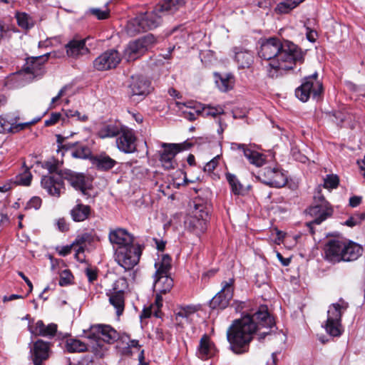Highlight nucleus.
<instances>
[{
  "label": "nucleus",
  "instance_id": "f257e3e1",
  "mask_svg": "<svg viewBox=\"0 0 365 365\" xmlns=\"http://www.w3.org/2000/svg\"><path fill=\"white\" fill-rule=\"evenodd\" d=\"M274 324L267 306L250 309L241 319L235 320L227 331L231 350L237 354L247 352L253 335L259 332V339H264Z\"/></svg>",
  "mask_w": 365,
  "mask_h": 365
},
{
  "label": "nucleus",
  "instance_id": "f03ea898",
  "mask_svg": "<svg viewBox=\"0 0 365 365\" xmlns=\"http://www.w3.org/2000/svg\"><path fill=\"white\" fill-rule=\"evenodd\" d=\"M258 55L269 61L267 72L272 78L284 75L304 60V53L297 45L287 41L282 42L276 37L263 40Z\"/></svg>",
  "mask_w": 365,
  "mask_h": 365
},
{
  "label": "nucleus",
  "instance_id": "7ed1b4c3",
  "mask_svg": "<svg viewBox=\"0 0 365 365\" xmlns=\"http://www.w3.org/2000/svg\"><path fill=\"white\" fill-rule=\"evenodd\" d=\"M163 21V16L156 7L150 11L140 13L134 19L128 21L127 31L134 36L140 32H145L158 27Z\"/></svg>",
  "mask_w": 365,
  "mask_h": 365
},
{
  "label": "nucleus",
  "instance_id": "20e7f679",
  "mask_svg": "<svg viewBox=\"0 0 365 365\" xmlns=\"http://www.w3.org/2000/svg\"><path fill=\"white\" fill-rule=\"evenodd\" d=\"M172 259L168 255H163L155 263L156 269L153 284L154 291L158 294H166L173 287V280L170 275Z\"/></svg>",
  "mask_w": 365,
  "mask_h": 365
},
{
  "label": "nucleus",
  "instance_id": "39448f33",
  "mask_svg": "<svg viewBox=\"0 0 365 365\" xmlns=\"http://www.w3.org/2000/svg\"><path fill=\"white\" fill-rule=\"evenodd\" d=\"M323 85L319 80L317 72L304 78L302 85L295 90V96L302 102H307L312 96L319 99L323 93Z\"/></svg>",
  "mask_w": 365,
  "mask_h": 365
},
{
  "label": "nucleus",
  "instance_id": "423d86ee",
  "mask_svg": "<svg viewBox=\"0 0 365 365\" xmlns=\"http://www.w3.org/2000/svg\"><path fill=\"white\" fill-rule=\"evenodd\" d=\"M208 211L204 205L195 204L191 214L186 218L185 225L195 235H200L207 229Z\"/></svg>",
  "mask_w": 365,
  "mask_h": 365
},
{
  "label": "nucleus",
  "instance_id": "0eeeda50",
  "mask_svg": "<svg viewBox=\"0 0 365 365\" xmlns=\"http://www.w3.org/2000/svg\"><path fill=\"white\" fill-rule=\"evenodd\" d=\"M141 254V246L133 243L128 247H120L115 252V259L125 270H130L138 264Z\"/></svg>",
  "mask_w": 365,
  "mask_h": 365
},
{
  "label": "nucleus",
  "instance_id": "6e6552de",
  "mask_svg": "<svg viewBox=\"0 0 365 365\" xmlns=\"http://www.w3.org/2000/svg\"><path fill=\"white\" fill-rule=\"evenodd\" d=\"M156 42L157 39L152 34L130 42L124 51V57L128 61H135L143 56Z\"/></svg>",
  "mask_w": 365,
  "mask_h": 365
},
{
  "label": "nucleus",
  "instance_id": "1a4fd4ad",
  "mask_svg": "<svg viewBox=\"0 0 365 365\" xmlns=\"http://www.w3.org/2000/svg\"><path fill=\"white\" fill-rule=\"evenodd\" d=\"M346 305H341L338 303L332 304L327 312V319L324 329L327 334L331 336H339L342 334L341 326V309H346Z\"/></svg>",
  "mask_w": 365,
  "mask_h": 365
},
{
  "label": "nucleus",
  "instance_id": "9d476101",
  "mask_svg": "<svg viewBox=\"0 0 365 365\" xmlns=\"http://www.w3.org/2000/svg\"><path fill=\"white\" fill-rule=\"evenodd\" d=\"M234 278L222 282V289L210 301V307L212 309H225L230 304L234 293Z\"/></svg>",
  "mask_w": 365,
  "mask_h": 365
},
{
  "label": "nucleus",
  "instance_id": "9b49d317",
  "mask_svg": "<svg viewBox=\"0 0 365 365\" xmlns=\"http://www.w3.org/2000/svg\"><path fill=\"white\" fill-rule=\"evenodd\" d=\"M122 57L115 49H108L99 55L93 62V68L99 71L115 68L120 63Z\"/></svg>",
  "mask_w": 365,
  "mask_h": 365
},
{
  "label": "nucleus",
  "instance_id": "f8f14e48",
  "mask_svg": "<svg viewBox=\"0 0 365 365\" xmlns=\"http://www.w3.org/2000/svg\"><path fill=\"white\" fill-rule=\"evenodd\" d=\"M86 334L88 339H101L108 344L115 342L119 338L118 331L110 325L106 324L92 325Z\"/></svg>",
  "mask_w": 365,
  "mask_h": 365
},
{
  "label": "nucleus",
  "instance_id": "ddd939ff",
  "mask_svg": "<svg viewBox=\"0 0 365 365\" xmlns=\"http://www.w3.org/2000/svg\"><path fill=\"white\" fill-rule=\"evenodd\" d=\"M259 178L264 184L274 187H282L287 182L286 174L278 168H264L259 172Z\"/></svg>",
  "mask_w": 365,
  "mask_h": 365
},
{
  "label": "nucleus",
  "instance_id": "4468645a",
  "mask_svg": "<svg viewBox=\"0 0 365 365\" xmlns=\"http://www.w3.org/2000/svg\"><path fill=\"white\" fill-rule=\"evenodd\" d=\"M191 146L190 143L185 142L181 144L176 143H163L164 148L160 155V161L165 169L174 168L173 159L175 156L182 150H187Z\"/></svg>",
  "mask_w": 365,
  "mask_h": 365
},
{
  "label": "nucleus",
  "instance_id": "2eb2a0df",
  "mask_svg": "<svg viewBox=\"0 0 365 365\" xmlns=\"http://www.w3.org/2000/svg\"><path fill=\"white\" fill-rule=\"evenodd\" d=\"M307 215L313 218L312 221L307 222V226L309 227L310 231L312 234V225H319L323 221L331 217L333 213V210L329 204H317L310 206L306 210Z\"/></svg>",
  "mask_w": 365,
  "mask_h": 365
},
{
  "label": "nucleus",
  "instance_id": "dca6fc26",
  "mask_svg": "<svg viewBox=\"0 0 365 365\" xmlns=\"http://www.w3.org/2000/svg\"><path fill=\"white\" fill-rule=\"evenodd\" d=\"M108 240L115 252L120 247H128V245L135 243L134 237L128 231L123 228L110 229L108 233Z\"/></svg>",
  "mask_w": 365,
  "mask_h": 365
},
{
  "label": "nucleus",
  "instance_id": "f3484780",
  "mask_svg": "<svg viewBox=\"0 0 365 365\" xmlns=\"http://www.w3.org/2000/svg\"><path fill=\"white\" fill-rule=\"evenodd\" d=\"M120 283L125 284L124 279L115 281L112 289L106 292V295L109 297L110 304L115 309L118 317H120L125 308V294L124 291L120 289Z\"/></svg>",
  "mask_w": 365,
  "mask_h": 365
},
{
  "label": "nucleus",
  "instance_id": "a211bd4d",
  "mask_svg": "<svg viewBox=\"0 0 365 365\" xmlns=\"http://www.w3.org/2000/svg\"><path fill=\"white\" fill-rule=\"evenodd\" d=\"M41 183L42 187L52 196L58 197L65 191L61 170L59 173L43 176Z\"/></svg>",
  "mask_w": 365,
  "mask_h": 365
},
{
  "label": "nucleus",
  "instance_id": "6ab92c4d",
  "mask_svg": "<svg viewBox=\"0 0 365 365\" xmlns=\"http://www.w3.org/2000/svg\"><path fill=\"white\" fill-rule=\"evenodd\" d=\"M117 148L125 153H133L136 150V137L133 129L124 125L116 138Z\"/></svg>",
  "mask_w": 365,
  "mask_h": 365
},
{
  "label": "nucleus",
  "instance_id": "aec40b11",
  "mask_svg": "<svg viewBox=\"0 0 365 365\" xmlns=\"http://www.w3.org/2000/svg\"><path fill=\"white\" fill-rule=\"evenodd\" d=\"M345 248L344 240L331 239L324 245L325 259L332 263L343 260V249Z\"/></svg>",
  "mask_w": 365,
  "mask_h": 365
},
{
  "label": "nucleus",
  "instance_id": "412c9836",
  "mask_svg": "<svg viewBox=\"0 0 365 365\" xmlns=\"http://www.w3.org/2000/svg\"><path fill=\"white\" fill-rule=\"evenodd\" d=\"M128 88L130 98L145 97L151 91L150 82L143 76H132Z\"/></svg>",
  "mask_w": 365,
  "mask_h": 365
},
{
  "label": "nucleus",
  "instance_id": "4be33fe9",
  "mask_svg": "<svg viewBox=\"0 0 365 365\" xmlns=\"http://www.w3.org/2000/svg\"><path fill=\"white\" fill-rule=\"evenodd\" d=\"M63 180H66L75 190H79L83 195H88V185L86 176L70 170H61Z\"/></svg>",
  "mask_w": 365,
  "mask_h": 365
},
{
  "label": "nucleus",
  "instance_id": "5701e85b",
  "mask_svg": "<svg viewBox=\"0 0 365 365\" xmlns=\"http://www.w3.org/2000/svg\"><path fill=\"white\" fill-rule=\"evenodd\" d=\"M19 118L14 119H7L4 116H0V133H16L22 130L30 125H34L41 120V117L36 118L30 122L23 123H16Z\"/></svg>",
  "mask_w": 365,
  "mask_h": 365
},
{
  "label": "nucleus",
  "instance_id": "b1692460",
  "mask_svg": "<svg viewBox=\"0 0 365 365\" xmlns=\"http://www.w3.org/2000/svg\"><path fill=\"white\" fill-rule=\"evenodd\" d=\"M48 56V54L28 58L23 70L25 73L32 74L35 77L41 76L43 72V63L47 61Z\"/></svg>",
  "mask_w": 365,
  "mask_h": 365
},
{
  "label": "nucleus",
  "instance_id": "393cba45",
  "mask_svg": "<svg viewBox=\"0 0 365 365\" xmlns=\"http://www.w3.org/2000/svg\"><path fill=\"white\" fill-rule=\"evenodd\" d=\"M31 352L34 364L41 365L43 361L49 356V344L48 342L38 339L34 344Z\"/></svg>",
  "mask_w": 365,
  "mask_h": 365
},
{
  "label": "nucleus",
  "instance_id": "a878e982",
  "mask_svg": "<svg viewBox=\"0 0 365 365\" xmlns=\"http://www.w3.org/2000/svg\"><path fill=\"white\" fill-rule=\"evenodd\" d=\"M235 61L240 69L249 68L254 63V53L250 50L242 47H235Z\"/></svg>",
  "mask_w": 365,
  "mask_h": 365
},
{
  "label": "nucleus",
  "instance_id": "bb28decb",
  "mask_svg": "<svg viewBox=\"0 0 365 365\" xmlns=\"http://www.w3.org/2000/svg\"><path fill=\"white\" fill-rule=\"evenodd\" d=\"M185 4V0H163L155 6L163 18L168 15H173Z\"/></svg>",
  "mask_w": 365,
  "mask_h": 365
},
{
  "label": "nucleus",
  "instance_id": "cd10ccee",
  "mask_svg": "<svg viewBox=\"0 0 365 365\" xmlns=\"http://www.w3.org/2000/svg\"><path fill=\"white\" fill-rule=\"evenodd\" d=\"M215 354V347L207 334H204L197 348V354L201 359H207Z\"/></svg>",
  "mask_w": 365,
  "mask_h": 365
},
{
  "label": "nucleus",
  "instance_id": "c85d7f7f",
  "mask_svg": "<svg viewBox=\"0 0 365 365\" xmlns=\"http://www.w3.org/2000/svg\"><path fill=\"white\" fill-rule=\"evenodd\" d=\"M345 248L343 249L342 261H354L357 259L363 253V247L357 243L344 240Z\"/></svg>",
  "mask_w": 365,
  "mask_h": 365
},
{
  "label": "nucleus",
  "instance_id": "c756f323",
  "mask_svg": "<svg viewBox=\"0 0 365 365\" xmlns=\"http://www.w3.org/2000/svg\"><path fill=\"white\" fill-rule=\"evenodd\" d=\"M66 48L68 56L73 58L87 54L89 52L88 48L86 46L85 39H73L68 43Z\"/></svg>",
  "mask_w": 365,
  "mask_h": 365
},
{
  "label": "nucleus",
  "instance_id": "7c9ffc66",
  "mask_svg": "<svg viewBox=\"0 0 365 365\" xmlns=\"http://www.w3.org/2000/svg\"><path fill=\"white\" fill-rule=\"evenodd\" d=\"M29 330L31 334L35 335L44 337H53L57 331V325L53 323L45 325L43 321L38 320L36 323L34 330L32 329L30 325H29Z\"/></svg>",
  "mask_w": 365,
  "mask_h": 365
},
{
  "label": "nucleus",
  "instance_id": "2f4dec72",
  "mask_svg": "<svg viewBox=\"0 0 365 365\" xmlns=\"http://www.w3.org/2000/svg\"><path fill=\"white\" fill-rule=\"evenodd\" d=\"M91 208L89 205L78 202L71 210V216L75 222H83L91 215Z\"/></svg>",
  "mask_w": 365,
  "mask_h": 365
},
{
  "label": "nucleus",
  "instance_id": "473e14b6",
  "mask_svg": "<svg viewBox=\"0 0 365 365\" xmlns=\"http://www.w3.org/2000/svg\"><path fill=\"white\" fill-rule=\"evenodd\" d=\"M123 126L121 123L105 125L98 131V136L102 139L118 137Z\"/></svg>",
  "mask_w": 365,
  "mask_h": 365
},
{
  "label": "nucleus",
  "instance_id": "72a5a7b5",
  "mask_svg": "<svg viewBox=\"0 0 365 365\" xmlns=\"http://www.w3.org/2000/svg\"><path fill=\"white\" fill-rule=\"evenodd\" d=\"M93 163L98 170L107 171L112 169L117 162L106 154H101L93 158Z\"/></svg>",
  "mask_w": 365,
  "mask_h": 365
},
{
  "label": "nucleus",
  "instance_id": "f704fd0d",
  "mask_svg": "<svg viewBox=\"0 0 365 365\" xmlns=\"http://www.w3.org/2000/svg\"><path fill=\"white\" fill-rule=\"evenodd\" d=\"M93 241V236L91 234L85 232L76 237V240L73 242L75 246H78L76 251V257L78 258L80 254L84 252V247L86 243H91Z\"/></svg>",
  "mask_w": 365,
  "mask_h": 365
},
{
  "label": "nucleus",
  "instance_id": "c9c22d12",
  "mask_svg": "<svg viewBox=\"0 0 365 365\" xmlns=\"http://www.w3.org/2000/svg\"><path fill=\"white\" fill-rule=\"evenodd\" d=\"M65 349L69 353L83 352L87 350V345L76 339H68L66 341Z\"/></svg>",
  "mask_w": 365,
  "mask_h": 365
},
{
  "label": "nucleus",
  "instance_id": "e433bc0d",
  "mask_svg": "<svg viewBox=\"0 0 365 365\" xmlns=\"http://www.w3.org/2000/svg\"><path fill=\"white\" fill-rule=\"evenodd\" d=\"M225 177L230 186L232 192L235 195H241L243 192V185L240 183L236 175L227 173Z\"/></svg>",
  "mask_w": 365,
  "mask_h": 365
},
{
  "label": "nucleus",
  "instance_id": "4c0bfd02",
  "mask_svg": "<svg viewBox=\"0 0 365 365\" xmlns=\"http://www.w3.org/2000/svg\"><path fill=\"white\" fill-rule=\"evenodd\" d=\"M244 155L247 158L251 164H253L257 167L262 166L265 162V159L261 153L252 150L249 148L248 150H244Z\"/></svg>",
  "mask_w": 365,
  "mask_h": 365
},
{
  "label": "nucleus",
  "instance_id": "58836bf2",
  "mask_svg": "<svg viewBox=\"0 0 365 365\" xmlns=\"http://www.w3.org/2000/svg\"><path fill=\"white\" fill-rule=\"evenodd\" d=\"M16 17L18 25L26 30L33 28L36 24V21L26 13H17Z\"/></svg>",
  "mask_w": 365,
  "mask_h": 365
},
{
  "label": "nucleus",
  "instance_id": "ea45409f",
  "mask_svg": "<svg viewBox=\"0 0 365 365\" xmlns=\"http://www.w3.org/2000/svg\"><path fill=\"white\" fill-rule=\"evenodd\" d=\"M197 113H200L202 115L205 117H213L215 118L216 116L223 114L224 113V109L222 106H217L215 107L210 106L209 105L207 106H203L202 107V109H197L196 110Z\"/></svg>",
  "mask_w": 365,
  "mask_h": 365
},
{
  "label": "nucleus",
  "instance_id": "a19ab883",
  "mask_svg": "<svg viewBox=\"0 0 365 365\" xmlns=\"http://www.w3.org/2000/svg\"><path fill=\"white\" fill-rule=\"evenodd\" d=\"M217 86L222 91L226 92L231 90L235 83L234 76L232 74H226L220 76V81H217Z\"/></svg>",
  "mask_w": 365,
  "mask_h": 365
},
{
  "label": "nucleus",
  "instance_id": "79ce46f5",
  "mask_svg": "<svg viewBox=\"0 0 365 365\" xmlns=\"http://www.w3.org/2000/svg\"><path fill=\"white\" fill-rule=\"evenodd\" d=\"M199 308L195 305H187L180 307L176 312V317L188 319L191 315L194 314Z\"/></svg>",
  "mask_w": 365,
  "mask_h": 365
},
{
  "label": "nucleus",
  "instance_id": "37998d69",
  "mask_svg": "<svg viewBox=\"0 0 365 365\" xmlns=\"http://www.w3.org/2000/svg\"><path fill=\"white\" fill-rule=\"evenodd\" d=\"M365 220V213H356L350 216L344 222V225L350 227H353L361 224Z\"/></svg>",
  "mask_w": 365,
  "mask_h": 365
},
{
  "label": "nucleus",
  "instance_id": "c03bdc74",
  "mask_svg": "<svg viewBox=\"0 0 365 365\" xmlns=\"http://www.w3.org/2000/svg\"><path fill=\"white\" fill-rule=\"evenodd\" d=\"M296 8L290 0H285L279 2L276 8L275 11L277 14H287L291 11L293 9Z\"/></svg>",
  "mask_w": 365,
  "mask_h": 365
},
{
  "label": "nucleus",
  "instance_id": "a18cd8bd",
  "mask_svg": "<svg viewBox=\"0 0 365 365\" xmlns=\"http://www.w3.org/2000/svg\"><path fill=\"white\" fill-rule=\"evenodd\" d=\"M32 180V175L26 170L22 174L16 177V180L13 182V185L18 184L21 185L28 186L31 184Z\"/></svg>",
  "mask_w": 365,
  "mask_h": 365
},
{
  "label": "nucleus",
  "instance_id": "49530a36",
  "mask_svg": "<svg viewBox=\"0 0 365 365\" xmlns=\"http://www.w3.org/2000/svg\"><path fill=\"white\" fill-rule=\"evenodd\" d=\"M59 162L55 159H51L47 161H45L43 165V168L48 170L50 175H53L56 173H59L58 171Z\"/></svg>",
  "mask_w": 365,
  "mask_h": 365
},
{
  "label": "nucleus",
  "instance_id": "de8ad7c7",
  "mask_svg": "<svg viewBox=\"0 0 365 365\" xmlns=\"http://www.w3.org/2000/svg\"><path fill=\"white\" fill-rule=\"evenodd\" d=\"M91 154V151L87 146H81L72 151L71 155L76 158H88Z\"/></svg>",
  "mask_w": 365,
  "mask_h": 365
},
{
  "label": "nucleus",
  "instance_id": "09e8293b",
  "mask_svg": "<svg viewBox=\"0 0 365 365\" xmlns=\"http://www.w3.org/2000/svg\"><path fill=\"white\" fill-rule=\"evenodd\" d=\"M339 185L337 175H328L324 180V187L328 189L336 188Z\"/></svg>",
  "mask_w": 365,
  "mask_h": 365
},
{
  "label": "nucleus",
  "instance_id": "8fccbe9b",
  "mask_svg": "<svg viewBox=\"0 0 365 365\" xmlns=\"http://www.w3.org/2000/svg\"><path fill=\"white\" fill-rule=\"evenodd\" d=\"M72 278L73 276L71 272L68 269H65L60 275L59 284L61 286L68 285L71 282Z\"/></svg>",
  "mask_w": 365,
  "mask_h": 365
},
{
  "label": "nucleus",
  "instance_id": "3c124183",
  "mask_svg": "<svg viewBox=\"0 0 365 365\" xmlns=\"http://www.w3.org/2000/svg\"><path fill=\"white\" fill-rule=\"evenodd\" d=\"M90 12L98 19L102 20L108 17L110 11L107 8L103 10L98 8H93L90 10Z\"/></svg>",
  "mask_w": 365,
  "mask_h": 365
},
{
  "label": "nucleus",
  "instance_id": "603ef678",
  "mask_svg": "<svg viewBox=\"0 0 365 365\" xmlns=\"http://www.w3.org/2000/svg\"><path fill=\"white\" fill-rule=\"evenodd\" d=\"M61 118V114L60 113H52L48 119L46 120L44 125L46 126H51L56 124Z\"/></svg>",
  "mask_w": 365,
  "mask_h": 365
},
{
  "label": "nucleus",
  "instance_id": "864d4df0",
  "mask_svg": "<svg viewBox=\"0 0 365 365\" xmlns=\"http://www.w3.org/2000/svg\"><path fill=\"white\" fill-rule=\"evenodd\" d=\"M75 247V245L73 242L72 244H71L69 245L57 247L56 248V250L59 255L65 257L71 252V250H72L73 247Z\"/></svg>",
  "mask_w": 365,
  "mask_h": 365
},
{
  "label": "nucleus",
  "instance_id": "5fc2aeb1",
  "mask_svg": "<svg viewBox=\"0 0 365 365\" xmlns=\"http://www.w3.org/2000/svg\"><path fill=\"white\" fill-rule=\"evenodd\" d=\"M41 205V199L39 197H33L26 204V209L34 208L38 210Z\"/></svg>",
  "mask_w": 365,
  "mask_h": 365
},
{
  "label": "nucleus",
  "instance_id": "6e6d98bb",
  "mask_svg": "<svg viewBox=\"0 0 365 365\" xmlns=\"http://www.w3.org/2000/svg\"><path fill=\"white\" fill-rule=\"evenodd\" d=\"M220 160V156L217 155L212 158L210 161H209L204 167V170L205 172H212L215 170V168L217 166L218 162Z\"/></svg>",
  "mask_w": 365,
  "mask_h": 365
},
{
  "label": "nucleus",
  "instance_id": "4d7b16f0",
  "mask_svg": "<svg viewBox=\"0 0 365 365\" xmlns=\"http://www.w3.org/2000/svg\"><path fill=\"white\" fill-rule=\"evenodd\" d=\"M85 272L89 282H93L97 279V272L95 269L87 267Z\"/></svg>",
  "mask_w": 365,
  "mask_h": 365
},
{
  "label": "nucleus",
  "instance_id": "13d9d810",
  "mask_svg": "<svg viewBox=\"0 0 365 365\" xmlns=\"http://www.w3.org/2000/svg\"><path fill=\"white\" fill-rule=\"evenodd\" d=\"M314 199L315 205L324 203L329 204V202L325 200L324 197L322 195L320 189L315 193Z\"/></svg>",
  "mask_w": 365,
  "mask_h": 365
},
{
  "label": "nucleus",
  "instance_id": "bf43d9fd",
  "mask_svg": "<svg viewBox=\"0 0 365 365\" xmlns=\"http://www.w3.org/2000/svg\"><path fill=\"white\" fill-rule=\"evenodd\" d=\"M56 225L58 226V230L61 232H65L68 230V226L64 219L58 220Z\"/></svg>",
  "mask_w": 365,
  "mask_h": 365
},
{
  "label": "nucleus",
  "instance_id": "052dcab7",
  "mask_svg": "<svg viewBox=\"0 0 365 365\" xmlns=\"http://www.w3.org/2000/svg\"><path fill=\"white\" fill-rule=\"evenodd\" d=\"M361 202V197L359 196H353L349 199V205L352 207L358 206Z\"/></svg>",
  "mask_w": 365,
  "mask_h": 365
},
{
  "label": "nucleus",
  "instance_id": "680f3d73",
  "mask_svg": "<svg viewBox=\"0 0 365 365\" xmlns=\"http://www.w3.org/2000/svg\"><path fill=\"white\" fill-rule=\"evenodd\" d=\"M182 112L184 113V117L185 118L188 119L190 121H192V120H195L196 115L199 114L196 111L195 112H191V111H187V110H183Z\"/></svg>",
  "mask_w": 365,
  "mask_h": 365
},
{
  "label": "nucleus",
  "instance_id": "e2e57ef3",
  "mask_svg": "<svg viewBox=\"0 0 365 365\" xmlns=\"http://www.w3.org/2000/svg\"><path fill=\"white\" fill-rule=\"evenodd\" d=\"M13 187V182H6L0 185V192L4 193L9 190H10Z\"/></svg>",
  "mask_w": 365,
  "mask_h": 365
},
{
  "label": "nucleus",
  "instance_id": "0e129e2a",
  "mask_svg": "<svg viewBox=\"0 0 365 365\" xmlns=\"http://www.w3.org/2000/svg\"><path fill=\"white\" fill-rule=\"evenodd\" d=\"M231 148L232 150H241L243 153L245 150H248V148L246 146V145L237 143H232L231 144Z\"/></svg>",
  "mask_w": 365,
  "mask_h": 365
},
{
  "label": "nucleus",
  "instance_id": "69168bd1",
  "mask_svg": "<svg viewBox=\"0 0 365 365\" xmlns=\"http://www.w3.org/2000/svg\"><path fill=\"white\" fill-rule=\"evenodd\" d=\"M277 257L283 266H288L291 262L290 258H284L279 252L277 253Z\"/></svg>",
  "mask_w": 365,
  "mask_h": 365
},
{
  "label": "nucleus",
  "instance_id": "338daca9",
  "mask_svg": "<svg viewBox=\"0 0 365 365\" xmlns=\"http://www.w3.org/2000/svg\"><path fill=\"white\" fill-rule=\"evenodd\" d=\"M76 115H75V117L76 118L77 120L80 121V122H86L88 120V115H86V114H82L81 113H80L79 111H76Z\"/></svg>",
  "mask_w": 365,
  "mask_h": 365
},
{
  "label": "nucleus",
  "instance_id": "774afa93",
  "mask_svg": "<svg viewBox=\"0 0 365 365\" xmlns=\"http://www.w3.org/2000/svg\"><path fill=\"white\" fill-rule=\"evenodd\" d=\"M18 274L24 280V282L26 283V284L30 288V291L33 289V285L29 279L27 277L25 276V274L22 272H19Z\"/></svg>",
  "mask_w": 365,
  "mask_h": 365
}]
</instances>
